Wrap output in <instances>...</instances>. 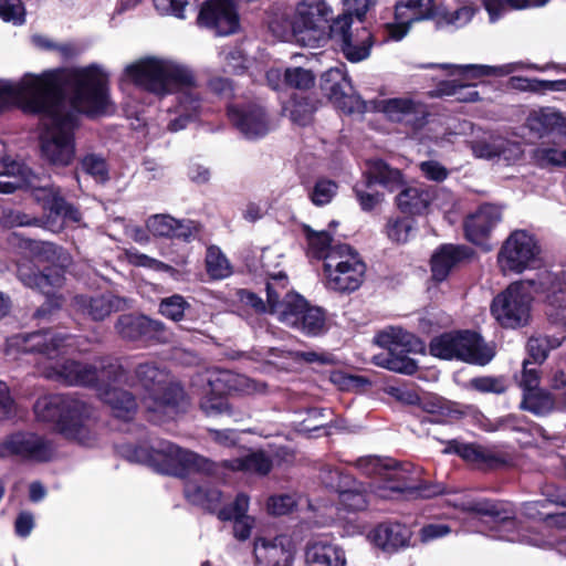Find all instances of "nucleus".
Returning <instances> with one entry per match:
<instances>
[{"mask_svg":"<svg viewBox=\"0 0 566 566\" xmlns=\"http://www.w3.org/2000/svg\"><path fill=\"white\" fill-rule=\"evenodd\" d=\"M72 90L73 107L86 114L106 111L107 75L96 65L24 74L19 81L0 80V111L19 107L41 116L40 149L51 165L65 167L75 158L77 117L66 109L61 83Z\"/></svg>","mask_w":566,"mask_h":566,"instance_id":"1","label":"nucleus"},{"mask_svg":"<svg viewBox=\"0 0 566 566\" xmlns=\"http://www.w3.org/2000/svg\"><path fill=\"white\" fill-rule=\"evenodd\" d=\"M67 340L66 334L52 331L19 334L8 338L6 353L14 358L20 353L42 354L50 360L42 371L46 378L67 385L93 387L99 398L111 407L116 418L125 421L133 419L137 409L135 398L128 391L115 386L127 382V376L119 361L114 358H103L93 365L73 360L60 363L56 359L70 346Z\"/></svg>","mask_w":566,"mask_h":566,"instance_id":"2","label":"nucleus"},{"mask_svg":"<svg viewBox=\"0 0 566 566\" xmlns=\"http://www.w3.org/2000/svg\"><path fill=\"white\" fill-rule=\"evenodd\" d=\"M117 452L129 462L147 464L165 474L176 476L193 474L185 484L187 500L208 511L218 512L221 521L233 520V534L239 541L250 537L254 518L247 515L249 497L242 493L238 494L232 505L221 507L222 492L212 486L207 479L195 476V474L211 471L212 464L207 459L168 441H159L150 448L145 443L125 442L117 446Z\"/></svg>","mask_w":566,"mask_h":566,"instance_id":"3","label":"nucleus"},{"mask_svg":"<svg viewBox=\"0 0 566 566\" xmlns=\"http://www.w3.org/2000/svg\"><path fill=\"white\" fill-rule=\"evenodd\" d=\"M124 74L127 80L157 96L177 94V116L168 123V129L172 133L184 129L202 109L196 77L184 64L166 57L147 56L128 64Z\"/></svg>","mask_w":566,"mask_h":566,"instance_id":"4","label":"nucleus"},{"mask_svg":"<svg viewBox=\"0 0 566 566\" xmlns=\"http://www.w3.org/2000/svg\"><path fill=\"white\" fill-rule=\"evenodd\" d=\"M322 90L329 101L343 113L355 114L367 111L382 113L389 120L402 123L412 127L421 126L427 115L426 105L412 96L364 102L354 92L349 77L343 69L332 67L322 76Z\"/></svg>","mask_w":566,"mask_h":566,"instance_id":"5","label":"nucleus"},{"mask_svg":"<svg viewBox=\"0 0 566 566\" xmlns=\"http://www.w3.org/2000/svg\"><path fill=\"white\" fill-rule=\"evenodd\" d=\"M38 420L53 422L61 433L83 446L95 441L92 424L95 410L85 400L63 395H50L39 398L34 405Z\"/></svg>","mask_w":566,"mask_h":566,"instance_id":"6","label":"nucleus"},{"mask_svg":"<svg viewBox=\"0 0 566 566\" xmlns=\"http://www.w3.org/2000/svg\"><path fill=\"white\" fill-rule=\"evenodd\" d=\"M270 310L283 324L316 336L326 331V315L321 307L311 306L300 294L289 290L286 274H277L268 284Z\"/></svg>","mask_w":566,"mask_h":566,"instance_id":"7","label":"nucleus"},{"mask_svg":"<svg viewBox=\"0 0 566 566\" xmlns=\"http://www.w3.org/2000/svg\"><path fill=\"white\" fill-rule=\"evenodd\" d=\"M30 245L38 263L49 262L52 265L40 272L23 263L18 266V276L25 286L36 289L45 295V303L36 312L38 316H44L62 305L63 300L56 294V291L64 283L63 266L66 256L62 249L51 242L34 241Z\"/></svg>","mask_w":566,"mask_h":566,"instance_id":"8","label":"nucleus"},{"mask_svg":"<svg viewBox=\"0 0 566 566\" xmlns=\"http://www.w3.org/2000/svg\"><path fill=\"white\" fill-rule=\"evenodd\" d=\"M136 382L145 390L143 402L154 421L174 419L185 406L182 388L174 382L168 371L157 363L139 364Z\"/></svg>","mask_w":566,"mask_h":566,"instance_id":"9","label":"nucleus"},{"mask_svg":"<svg viewBox=\"0 0 566 566\" xmlns=\"http://www.w3.org/2000/svg\"><path fill=\"white\" fill-rule=\"evenodd\" d=\"M448 504L467 513L491 516L493 520V536L496 538L543 548L554 545L552 539L541 534L522 532L515 518L513 505L510 503L493 502L485 499L474 500L469 499L467 495L458 494L453 499L448 500Z\"/></svg>","mask_w":566,"mask_h":566,"instance_id":"10","label":"nucleus"},{"mask_svg":"<svg viewBox=\"0 0 566 566\" xmlns=\"http://www.w3.org/2000/svg\"><path fill=\"white\" fill-rule=\"evenodd\" d=\"M357 464L367 474L379 475L386 488L391 491L417 493L422 497H431L444 492L439 485H427L417 483L422 474L421 468L411 463H398L392 459H380L377 457L360 458Z\"/></svg>","mask_w":566,"mask_h":566,"instance_id":"11","label":"nucleus"},{"mask_svg":"<svg viewBox=\"0 0 566 566\" xmlns=\"http://www.w3.org/2000/svg\"><path fill=\"white\" fill-rule=\"evenodd\" d=\"M202 380L200 407L207 416H218L229 411L226 395L238 391L245 395L263 392L265 385L243 375H235L228 370H208Z\"/></svg>","mask_w":566,"mask_h":566,"instance_id":"12","label":"nucleus"},{"mask_svg":"<svg viewBox=\"0 0 566 566\" xmlns=\"http://www.w3.org/2000/svg\"><path fill=\"white\" fill-rule=\"evenodd\" d=\"M365 275V262L348 244L332 251L323 263L324 285L334 292L350 293L358 290Z\"/></svg>","mask_w":566,"mask_h":566,"instance_id":"13","label":"nucleus"},{"mask_svg":"<svg viewBox=\"0 0 566 566\" xmlns=\"http://www.w3.org/2000/svg\"><path fill=\"white\" fill-rule=\"evenodd\" d=\"M376 343L388 349L386 354L374 356V363L395 373L412 375L418 369V364L403 353H422L423 343L400 327H388L376 336Z\"/></svg>","mask_w":566,"mask_h":566,"instance_id":"14","label":"nucleus"},{"mask_svg":"<svg viewBox=\"0 0 566 566\" xmlns=\"http://www.w3.org/2000/svg\"><path fill=\"white\" fill-rule=\"evenodd\" d=\"M538 276L514 282L497 294L491 305L494 318L506 328H516L528 323L531 317V292L539 293Z\"/></svg>","mask_w":566,"mask_h":566,"instance_id":"15","label":"nucleus"},{"mask_svg":"<svg viewBox=\"0 0 566 566\" xmlns=\"http://www.w3.org/2000/svg\"><path fill=\"white\" fill-rule=\"evenodd\" d=\"M542 264L538 240L526 230L511 232L497 253V266L504 275L521 274L526 270L539 269Z\"/></svg>","mask_w":566,"mask_h":566,"instance_id":"16","label":"nucleus"},{"mask_svg":"<svg viewBox=\"0 0 566 566\" xmlns=\"http://www.w3.org/2000/svg\"><path fill=\"white\" fill-rule=\"evenodd\" d=\"M354 12L348 11L334 19L331 25L332 35L337 39L344 56L357 63L366 60L370 55L374 45L373 33L360 24L353 21Z\"/></svg>","mask_w":566,"mask_h":566,"instance_id":"17","label":"nucleus"},{"mask_svg":"<svg viewBox=\"0 0 566 566\" xmlns=\"http://www.w3.org/2000/svg\"><path fill=\"white\" fill-rule=\"evenodd\" d=\"M297 28H301L303 46L315 48L325 41L333 22V8L327 0H300L294 9Z\"/></svg>","mask_w":566,"mask_h":566,"instance_id":"18","label":"nucleus"},{"mask_svg":"<svg viewBox=\"0 0 566 566\" xmlns=\"http://www.w3.org/2000/svg\"><path fill=\"white\" fill-rule=\"evenodd\" d=\"M33 197L41 202L49 214L43 219L42 227L52 231L60 232L69 222L77 223L81 221V213L60 196L59 189L53 186H42L33 188Z\"/></svg>","mask_w":566,"mask_h":566,"instance_id":"19","label":"nucleus"},{"mask_svg":"<svg viewBox=\"0 0 566 566\" xmlns=\"http://www.w3.org/2000/svg\"><path fill=\"white\" fill-rule=\"evenodd\" d=\"M437 10L434 0H397L396 21L387 25L389 38L395 41L401 40L413 22L434 19Z\"/></svg>","mask_w":566,"mask_h":566,"instance_id":"20","label":"nucleus"},{"mask_svg":"<svg viewBox=\"0 0 566 566\" xmlns=\"http://www.w3.org/2000/svg\"><path fill=\"white\" fill-rule=\"evenodd\" d=\"M198 24L218 35H229L239 28V17L232 0H208L198 14Z\"/></svg>","mask_w":566,"mask_h":566,"instance_id":"21","label":"nucleus"},{"mask_svg":"<svg viewBox=\"0 0 566 566\" xmlns=\"http://www.w3.org/2000/svg\"><path fill=\"white\" fill-rule=\"evenodd\" d=\"M546 295V314L548 318L566 325V284L564 279L547 269L538 272V287Z\"/></svg>","mask_w":566,"mask_h":566,"instance_id":"22","label":"nucleus"},{"mask_svg":"<svg viewBox=\"0 0 566 566\" xmlns=\"http://www.w3.org/2000/svg\"><path fill=\"white\" fill-rule=\"evenodd\" d=\"M228 114L231 123L248 139L264 137L272 129V123L260 105L230 106Z\"/></svg>","mask_w":566,"mask_h":566,"instance_id":"23","label":"nucleus"},{"mask_svg":"<svg viewBox=\"0 0 566 566\" xmlns=\"http://www.w3.org/2000/svg\"><path fill=\"white\" fill-rule=\"evenodd\" d=\"M126 301L113 293H95L76 295L73 300L75 311L87 315L94 321H103L113 312L124 308Z\"/></svg>","mask_w":566,"mask_h":566,"instance_id":"24","label":"nucleus"},{"mask_svg":"<svg viewBox=\"0 0 566 566\" xmlns=\"http://www.w3.org/2000/svg\"><path fill=\"white\" fill-rule=\"evenodd\" d=\"M502 220V209L496 205L485 203L470 214L464 222L468 240L480 244Z\"/></svg>","mask_w":566,"mask_h":566,"instance_id":"25","label":"nucleus"},{"mask_svg":"<svg viewBox=\"0 0 566 566\" xmlns=\"http://www.w3.org/2000/svg\"><path fill=\"white\" fill-rule=\"evenodd\" d=\"M412 532L400 523H381L368 534L369 542L386 553H395L400 548L408 547Z\"/></svg>","mask_w":566,"mask_h":566,"instance_id":"26","label":"nucleus"},{"mask_svg":"<svg viewBox=\"0 0 566 566\" xmlns=\"http://www.w3.org/2000/svg\"><path fill=\"white\" fill-rule=\"evenodd\" d=\"M7 457L19 455L35 461H46L51 457L50 446L39 436L18 432L6 439Z\"/></svg>","mask_w":566,"mask_h":566,"instance_id":"27","label":"nucleus"},{"mask_svg":"<svg viewBox=\"0 0 566 566\" xmlns=\"http://www.w3.org/2000/svg\"><path fill=\"white\" fill-rule=\"evenodd\" d=\"M254 556L256 563L263 566H291L293 549L282 536L273 541L258 538L254 543Z\"/></svg>","mask_w":566,"mask_h":566,"instance_id":"28","label":"nucleus"},{"mask_svg":"<svg viewBox=\"0 0 566 566\" xmlns=\"http://www.w3.org/2000/svg\"><path fill=\"white\" fill-rule=\"evenodd\" d=\"M305 563L311 566H346L343 548L327 538H313L305 546Z\"/></svg>","mask_w":566,"mask_h":566,"instance_id":"29","label":"nucleus"},{"mask_svg":"<svg viewBox=\"0 0 566 566\" xmlns=\"http://www.w3.org/2000/svg\"><path fill=\"white\" fill-rule=\"evenodd\" d=\"M147 230L155 237L178 238L189 240L197 226L191 220H178L169 214H154L146 221Z\"/></svg>","mask_w":566,"mask_h":566,"instance_id":"30","label":"nucleus"},{"mask_svg":"<svg viewBox=\"0 0 566 566\" xmlns=\"http://www.w3.org/2000/svg\"><path fill=\"white\" fill-rule=\"evenodd\" d=\"M457 359L471 364L485 365L494 356V352L482 338L472 332L455 333Z\"/></svg>","mask_w":566,"mask_h":566,"instance_id":"31","label":"nucleus"},{"mask_svg":"<svg viewBox=\"0 0 566 566\" xmlns=\"http://www.w3.org/2000/svg\"><path fill=\"white\" fill-rule=\"evenodd\" d=\"M117 332L127 339L153 336L164 329V324L139 315H122L116 324Z\"/></svg>","mask_w":566,"mask_h":566,"instance_id":"32","label":"nucleus"},{"mask_svg":"<svg viewBox=\"0 0 566 566\" xmlns=\"http://www.w3.org/2000/svg\"><path fill=\"white\" fill-rule=\"evenodd\" d=\"M531 130L543 137L552 133L566 136V117L553 108L534 112L527 118Z\"/></svg>","mask_w":566,"mask_h":566,"instance_id":"33","label":"nucleus"},{"mask_svg":"<svg viewBox=\"0 0 566 566\" xmlns=\"http://www.w3.org/2000/svg\"><path fill=\"white\" fill-rule=\"evenodd\" d=\"M365 175L367 186L379 184L392 191L402 185L401 171L381 159L369 160Z\"/></svg>","mask_w":566,"mask_h":566,"instance_id":"34","label":"nucleus"},{"mask_svg":"<svg viewBox=\"0 0 566 566\" xmlns=\"http://www.w3.org/2000/svg\"><path fill=\"white\" fill-rule=\"evenodd\" d=\"M432 200V191L424 186L407 187L397 196L399 209L411 214L423 213Z\"/></svg>","mask_w":566,"mask_h":566,"instance_id":"35","label":"nucleus"},{"mask_svg":"<svg viewBox=\"0 0 566 566\" xmlns=\"http://www.w3.org/2000/svg\"><path fill=\"white\" fill-rule=\"evenodd\" d=\"M467 256L464 249L452 244L442 245L431 258L432 277L441 282L450 273L451 269Z\"/></svg>","mask_w":566,"mask_h":566,"instance_id":"36","label":"nucleus"},{"mask_svg":"<svg viewBox=\"0 0 566 566\" xmlns=\"http://www.w3.org/2000/svg\"><path fill=\"white\" fill-rule=\"evenodd\" d=\"M271 33L280 41H296L303 45L302 36L304 35L301 28H297L295 13L286 12L275 13L269 22Z\"/></svg>","mask_w":566,"mask_h":566,"instance_id":"37","label":"nucleus"},{"mask_svg":"<svg viewBox=\"0 0 566 566\" xmlns=\"http://www.w3.org/2000/svg\"><path fill=\"white\" fill-rule=\"evenodd\" d=\"M32 187L30 171L21 163L11 161L0 170V192L11 193L22 187Z\"/></svg>","mask_w":566,"mask_h":566,"instance_id":"38","label":"nucleus"},{"mask_svg":"<svg viewBox=\"0 0 566 566\" xmlns=\"http://www.w3.org/2000/svg\"><path fill=\"white\" fill-rule=\"evenodd\" d=\"M446 452L457 453L464 460L476 464L492 465L499 461V458L491 449L476 443H461L453 440L449 442Z\"/></svg>","mask_w":566,"mask_h":566,"instance_id":"39","label":"nucleus"},{"mask_svg":"<svg viewBox=\"0 0 566 566\" xmlns=\"http://www.w3.org/2000/svg\"><path fill=\"white\" fill-rule=\"evenodd\" d=\"M224 467L233 471L266 474L272 468L271 460L261 451L248 452L240 458L227 460Z\"/></svg>","mask_w":566,"mask_h":566,"instance_id":"40","label":"nucleus"},{"mask_svg":"<svg viewBox=\"0 0 566 566\" xmlns=\"http://www.w3.org/2000/svg\"><path fill=\"white\" fill-rule=\"evenodd\" d=\"M304 234L308 244V252L312 256L326 261V256L343 243H334L329 232L322 230L315 231L310 226L303 227Z\"/></svg>","mask_w":566,"mask_h":566,"instance_id":"41","label":"nucleus"},{"mask_svg":"<svg viewBox=\"0 0 566 566\" xmlns=\"http://www.w3.org/2000/svg\"><path fill=\"white\" fill-rule=\"evenodd\" d=\"M418 406L423 411L437 415L441 418H457L460 415L455 403L430 392L420 396Z\"/></svg>","mask_w":566,"mask_h":566,"instance_id":"42","label":"nucleus"},{"mask_svg":"<svg viewBox=\"0 0 566 566\" xmlns=\"http://www.w3.org/2000/svg\"><path fill=\"white\" fill-rule=\"evenodd\" d=\"M460 70L461 74L465 77H481V76H504L511 73L517 72L524 69V64L522 62L509 63L500 66H489V65H478V64H469L455 66Z\"/></svg>","mask_w":566,"mask_h":566,"instance_id":"43","label":"nucleus"},{"mask_svg":"<svg viewBox=\"0 0 566 566\" xmlns=\"http://www.w3.org/2000/svg\"><path fill=\"white\" fill-rule=\"evenodd\" d=\"M532 160L539 168H566V148L541 145L532 151Z\"/></svg>","mask_w":566,"mask_h":566,"instance_id":"44","label":"nucleus"},{"mask_svg":"<svg viewBox=\"0 0 566 566\" xmlns=\"http://www.w3.org/2000/svg\"><path fill=\"white\" fill-rule=\"evenodd\" d=\"M484 7L490 15V21H497L507 10L524 9L527 7H541L548 2V0H483Z\"/></svg>","mask_w":566,"mask_h":566,"instance_id":"45","label":"nucleus"},{"mask_svg":"<svg viewBox=\"0 0 566 566\" xmlns=\"http://www.w3.org/2000/svg\"><path fill=\"white\" fill-rule=\"evenodd\" d=\"M475 9L471 6H463L453 11L437 10L436 22L438 27L462 28L474 17Z\"/></svg>","mask_w":566,"mask_h":566,"instance_id":"46","label":"nucleus"},{"mask_svg":"<svg viewBox=\"0 0 566 566\" xmlns=\"http://www.w3.org/2000/svg\"><path fill=\"white\" fill-rule=\"evenodd\" d=\"M521 408L536 416L548 413L554 408L553 397L543 389L523 394Z\"/></svg>","mask_w":566,"mask_h":566,"instance_id":"47","label":"nucleus"},{"mask_svg":"<svg viewBox=\"0 0 566 566\" xmlns=\"http://www.w3.org/2000/svg\"><path fill=\"white\" fill-rule=\"evenodd\" d=\"M206 265L212 279L221 280L231 274V265L224 254L216 247H210L206 255Z\"/></svg>","mask_w":566,"mask_h":566,"instance_id":"48","label":"nucleus"},{"mask_svg":"<svg viewBox=\"0 0 566 566\" xmlns=\"http://www.w3.org/2000/svg\"><path fill=\"white\" fill-rule=\"evenodd\" d=\"M501 145V136L484 135L470 142V148L474 157L492 160L497 156V148Z\"/></svg>","mask_w":566,"mask_h":566,"instance_id":"49","label":"nucleus"},{"mask_svg":"<svg viewBox=\"0 0 566 566\" xmlns=\"http://www.w3.org/2000/svg\"><path fill=\"white\" fill-rule=\"evenodd\" d=\"M560 339L548 336H533L527 342V352L535 363H542L551 349L557 348Z\"/></svg>","mask_w":566,"mask_h":566,"instance_id":"50","label":"nucleus"},{"mask_svg":"<svg viewBox=\"0 0 566 566\" xmlns=\"http://www.w3.org/2000/svg\"><path fill=\"white\" fill-rule=\"evenodd\" d=\"M284 83L296 90H310L315 84V75L311 70L294 66L284 70Z\"/></svg>","mask_w":566,"mask_h":566,"instance_id":"51","label":"nucleus"},{"mask_svg":"<svg viewBox=\"0 0 566 566\" xmlns=\"http://www.w3.org/2000/svg\"><path fill=\"white\" fill-rule=\"evenodd\" d=\"M284 111L289 113L293 123L305 126L312 120L315 105L308 98L293 99Z\"/></svg>","mask_w":566,"mask_h":566,"instance_id":"52","label":"nucleus"},{"mask_svg":"<svg viewBox=\"0 0 566 566\" xmlns=\"http://www.w3.org/2000/svg\"><path fill=\"white\" fill-rule=\"evenodd\" d=\"M81 168L96 182L103 184L108 180V168L103 157L90 154L81 160Z\"/></svg>","mask_w":566,"mask_h":566,"instance_id":"53","label":"nucleus"},{"mask_svg":"<svg viewBox=\"0 0 566 566\" xmlns=\"http://www.w3.org/2000/svg\"><path fill=\"white\" fill-rule=\"evenodd\" d=\"M430 353L439 358L457 359L455 334H443L433 338L430 343Z\"/></svg>","mask_w":566,"mask_h":566,"instance_id":"54","label":"nucleus"},{"mask_svg":"<svg viewBox=\"0 0 566 566\" xmlns=\"http://www.w3.org/2000/svg\"><path fill=\"white\" fill-rule=\"evenodd\" d=\"M189 307L184 296L175 294L163 298L159 305V312L167 318L178 322L184 317L186 308Z\"/></svg>","mask_w":566,"mask_h":566,"instance_id":"55","label":"nucleus"},{"mask_svg":"<svg viewBox=\"0 0 566 566\" xmlns=\"http://www.w3.org/2000/svg\"><path fill=\"white\" fill-rule=\"evenodd\" d=\"M387 235L397 243L407 242L413 230V222L409 218L391 219L387 223Z\"/></svg>","mask_w":566,"mask_h":566,"instance_id":"56","label":"nucleus"},{"mask_svg":"<svg viewBox=\"0 0 566 566\" xmlns=\"http://www.w3.org/2000/svg\"><path fill=\"white\" fill-rule=\"evenodd\" d=\"M338 186L335 181L329 179H321L316 181L312 193V202L316 206H324L332 201L337 193Z\"/></svg>","mask_w":566,"mask_h":566,"instance_id":"57","label":"nucleus"},{"mask_svg":"<svg viewBox=\"0 0 566 566\" xmlns=\"http://www.w3.org/2000/svg\"><path fill=\"white\" fill-rule=\"evenodd\" d=\"M125 256L128 263L135 266H143L151 269L154 271L169 272L172 270L171 266L164 262L150 258L144 253L138 252L136 249H128L125 251Z\"/></svg>","mask_w":566,"mask_h":566,"instance_id":"58","label":"nucleus"},{"mask_svg":"<svg viewBox=\"0 0 566 566\" xmlns=\"http://www.w3.org/2000/svg\"><path fill=\"white\" fill-rule=\"evenodd\" d=\"M300 497L293 494H282L271 496L268 501V511L273 515H285L293 511L297 505Z\"/></svg>","mask_w":566,"mask_h":566,"instance_id":"59","label":"nucleus"},{"mask_svg":"<svg viewBox=\"0 0 566 566\" xmlns=\"http://www.w3.org/2000/svg\"><path fill=\"white\" fill-rule=\"evenodd\" d=\"M0 19L13 24L24 22V8L20 0H0Z\"/></svg>","mask_w":566,"mask_h":566,"instance_id":"60","label":"nucleus"},{"mask_svg":"<svg viewBox=\"0 0 566 566\" xmlns=\"http://www.w3.org/2000/svg\"><path fill=\"white\" fill-rule=\"evenodd\" d=\"M339 501L349 511H361L367 506L366 494L357 489L340 490Z\"/></svg>","mask_w":566,"mask_h":566,"instance_id":"61","label":"nucleus"},{"mask_svg":"<svg viewBox=\"0 0 566 566\" xmlns=\"http://www.w3.org/2000/svg\"><path fill=\"white\" fill-rule=\"evenodd\" d=\"M523 148L518 142H512L501 137V145L497 148L499 160H504L506 164L511 165L516 163L522 158Z\"/></svg>","mask_w":566,"mask_h":566,"instance_id":"62","label":"nucleus"},{"mask_svg":"<svg viewBox=\"0 0 566 566\" xmlns=\"http://www.w3.org/2000/svg\"><path fill=\"white\" fill-rule=\"evenodd\" d=\"M444 94L455 96L461 102H474L479 98V93L472 85L455 84V82L446 83Z\"/></svg>","mask_w":566,"mask_h":566,"instance_id":"63","label":"nucleus"},{"mask_svg":"<svg viewBox=\"0 0 566 566\" xmlns=\"http://www.w3.org/2000/svg\"><path fill=\"white\" fill-rule=\"evenodd\" d=\"M224 62V72H238L243 67L244 56L239 48H227L219 53Z\"/></svg>","mask_w":566,"mask_h":566,"instance_id":"64","label":"nucleus"}]
</instances>
